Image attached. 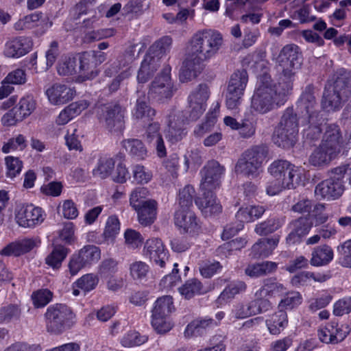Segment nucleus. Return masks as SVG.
Instances as JSON below:
<instances>
[{"instance_id":"a878e982","label":"nucleus","mask_w":351,"mask_h":351,"mask_svg":"<svg viewBox=\"0 0 351 351\" xmlns=\"http://www.w3.org/2000/svg\"><path fill=\"white\" fill-rule=\"evenodd\" d=\"M214 190H201L202 197L195 199V202L202 213L208 217L219 214L222 210V206L217 200Z\"/></svg>"},{"instance_id":"4d7b16f0","label":"nucleus","mask_w":351,"mask_h":351,"mask_svg":"<svg viewBox=\"0 0 351 351\" xmlns=\"http://www.w3.org/2000/svg\"><path fill=\"white\" fill-rule=\"evenodd\" d=\"M27 147V141L23 134H18L10 138L2 147L3 153H9L16 150H23Z\"/></svg>"},{"instance_id":"f3484780","label":"nucleus","mask_w":351,"mask_h":351,"mask_svg":"<svg viewBox=\"0 0 351 351\" xmlns=\"http://www.w3.org/2000/svg\"><path fill=\"white\" fill-rule=\"evenodd\" d=\"M44 219L42 208L32 204L20 205L15 210V220L21 227L32 228L40 224Z\"/></svg>"},{"instance_id":"37998d69","label":"nucleus","mask_w":351,"mask_h":351,"mask_svg":"<svg viewBox=\"0 0 351 351\" xmlns=\"http://www.w3.org/2000/svg\"><path fill=\"white\" fill-rule=\"evenodd\" d=\"M180 295L186 300H190L195 295L205 293L202 283L197 278H191L185 282L178 288Z\"/></svg>"},{"instance_id":"5fc2aeb1","label":"nucleus","mask_w":351,"mask_h":351,"mask_svg":"<svg viewBox=\"0 0 351 351\" xmlns=\"http://www.w3.org/2000/svg\"><path fill=\"white\" fill-rule=\"evenodd\" d=\"M195 193V189L191 185H186L181 189L178 195L179 208L178 210H191Z\"/></svg>"},{"instance_id":"774afa93","label":"nucleus","mask_w":351,"mask_h":351,"mask_svg":"<svg viewBox=\"0 0 351 351\" xmlns=\"http://www.w3.org/2000/svg\"><path fill=\"white\" fill-rule=\"evenodd\" d=\"M337 250L341 255V265L345 267L351 268V239L339 245Z\"/></svg>"},{"instance_id":"72a5a7b5","label":"nucleus","mask_w":351,"mask_h":351,"mask_svg":"<svg viewBox=\"0 0 351 351\" xmlns=\"http://www.w3.org/2000/svg\"><path fill=\"white\" fill-rule=\"evenodd\" d=\"M134 60V51L132 49L125 50L123 53L118 57L117 61L109 64L106 68L104 71L106 75L111 77L114 74L117 73L119 70L123 69H125L124 70L129 69L130 72L132 73L130 64L132 63Z\"/></svg>"},{"instance_id":"39448f33","label":"nucleus","mask_w":351,"mask_h":351,"mask_svg":"<svg viewBox=\"0 0 351 351\" xmlns=\"http://www.w3.org/2000/svg\"><path fill=\"white\" fill-rule=\"evenodd\" d=\"M298 126L297 114L293 108H288L275 128L272 137L274 143L285 149L292 147L297 140Z\"/></svg>"},{"instance_id":"09e8293b","label":"nucleus","mask_w":351,"mask_h":351,"mask_svg":"<svg viewBox=\"0 0 351 351\" xmlns=\"http://www.w3.org/2000/svg\"><path fill=\"white\" fill-rule=\"evenodd\" d=\"M174 310L173 298L164 295L157 299L152 311L153 316H169Z\"/></svg>"},{"instance_id":"de8ad7c7","label":"nucleus","mask_w":351,"mask_h":351,"mask_svg":"<svg viewBox=\"0 0 351 351\" xmlns=\"http://www.w3.org/2000/svg\"><path fill=\"white\" fill-rule=\"evenodd\" d=\"M123 145L130 156L136 160H144L147 156V150L143 143L138 139H128L123 141Z\"/></svg>"},{"instance_id":"13d9d810","label":"nucleus","mask_w":351,"mask_h":351,"mask_svg":"<svg viewBox=\"0 0 351 351\" xmlns=\"http://www.w3.org/2000/svg\"><path fill=\"white\" fill-rule=\"evenodd\" d=\"M256 131V121L252 119L245 118L241 120L238 129L239 136L243 138L254 136Z\"/></svg>"},{"instance_id":"69168bd1","label":"nucleus","mask_w":351,"mask_h":351,"mask_svg":"<svg viewBox=\"0 0 351 351\" xmlns=\"http://www.w3.org/2000/svg\"><path fill=\"white\" fill-rule=\"evenodd\" d=\"M5 162L7 169L6 175L8 177L14 178L21 173L23 162L19 158L8 156L5 157Z\"/></svg>"},{"instance_id":"f257e3e1","label":"nucleus","mask_w":351,"mask_h":351,"mask_svg":"<svg viewBox=\"0 0 351 351\" xmlns=\"http://www.w3.org/2000/svg\"><path fill=\"white\" fill-rule=\"evenodd\" d=\"M292 89L278 81L273 84L270 77L263 75L251 98L252 112L265 114L285 104L287 96Z\"/></svg>"},{"instance_id":"603ef678","label":"nucleus","mask_w":351,"mask_h":351,"mask_svg":"<svg viewBox=\"0 0 351 351\" xmlns=\"http://www.w3.org/2000/svg\"><path fill=\"white\" fill-rule=\"evenodd\" d=\"M283 223V219L276 217H271L258 223L255 227L254 231L259 235H267L278 230Z\"/></svg>"},{"instance_id":"7ed1b4c3","label":"nucleus","mask_w":351,"mask_h":351,"mask_svg":"<svg viewBox=\"0 0 351 351\" xmlns=\"http://www.w3.org/2000/svg\"><path fill=\"white\" fill-rule=\"evenodd\" d=\"M222 43V36L218 32L212 29L199 31L191 38L187 54L203 64L217 53Z\"/></svg>"},{"instance_id":"f03ea898","label":"nucleus","mask_w":351,"mask_h":351,"mask_svg":"<svg viewBox=\"0 0 351 351\" xmlns=\"http://www.w3.org/2000/svg\"><path fill=\"white\" fill-rule=\"evenodd\" d=\"M351 97V73L338 69L326 85L322 99V108L328 111L339 110Z\"/></svg>"},{"instance_id":"338daca9","label":"nucleus","mask_w":351,"mask_h":351,"mask_svg":"<svg viewBox=\"0 0 351 351\" xmlns=\"http://www.w3.org/2000/svg\"><path fill=\"white\" fill-rule=\"evenodd\" d=\"M52 293L45 289L35 291L32 295L33 304L36 308H42L46 306L52 299Z\"/></svg>"},{"instance_id":"6ab92c4d","label":"nucleus","mask_w":351,"mask_h":351,"mask_svg":"<svg viewBox=\"0 0 351 351\" xmlns=\"http://www.w3.org/2000/svg\"><path fill=\"white\" fill-rule=\"evenodd\" d=\"M136 101L132 110V119L137 121H152L156 117V110L148 104L151 99L147 97L144 90L138 87L136 90Z\"/></svg>"},{"instance_id":"5701e85b","label":"nucleus","mask_w":351,"mask_h":351,"mask_svg":"<svg viewBox=\"0 0 351 351\" xmlns=\"http://www.w3.org/2000/svg\"><path fill=\"white\" fill-rule=\"evenodd\" d=\"M174 222L184 233L195 234L200 230L198 220L191 210H177L174 215Z\"/></svg>"},{"instance_id":"2eb2a0df","label":"nucleus","mask_w":351,"mask_h":351,"mask_svg":"<svg viewBox=\"0 0 351 351\" xmlns=\"http://www.w3.org/2000/svg\"><path fill=\"white\" fill-rule=\"evenodd\" d=\"M226 168L217 160H211L201 169L200 190H215L219 188Z\"/></svg>"},{"instance_id":"680f3d73","label":"nucleus","mask_w":351,"mask_h":351,"mask_svg":"<svg viewBox=\"0 0 351 351\" xmlns=\"http://www.w3.org/2000/svg\"><path fill=\"white\" fill-rule=\"evenodd\" d=\"M250 304L245 305L243 303H237L233 305L230 313V320H237L247 318L253 315Z\"/></svg>"},{"instance_id":"052dcab7","label":"nucleus","mask_w":351,"mask_h":351,"mask_svg":"<svg viewBox=\"0 0 351 351\" xmlns=\"http://www.w3.org/2000/svg\"><path fill=\"white\" fill-rule=\"evenodd\" d=\"M331 332L333 344L341 342L348 336L350 329L348 326L339 325L335 321L328 323Z\"/></svg>"},{"instance_id":"7c9ffc66","label":"nucleus","mask_w":351,"mask_h":351,"mask_svg":"<svg viewBox=\"0 0 351 351\" xmlns=\"http://www.w3.org/2000/svg\"><path fill=\"white\" fill-rule=\"evenodd\" d=\"M203 68L204 65L202 63L186 54V58L183 62L180 71L179 77L180 82H186L191 81L200 73Z\"/></svg>"},{"instance_id":"58836bf2","label":"nucleus","mask_w":351,"mask_h":351,"mask_svg":"<svg viewBox=\"0 0 351 351\" xmlns=\"http://www.w3.org/2000/svg\"><path fill=\"white\" fill-rule=\"evenodd\" d=\"M332 258V248L327 245H320L313 250L310 263L315 267L324 266L328 265Z\"/></svg>"},{"instance_id":"423d86ee","label":"nucleus","mask_w":351,"mask_h":351,"mask_svg":"<svg viewBox=\"0 0 351 351\" xmlns=\"http://www.w3.org/2000/svg\"><path fill=\"white\" fill-rule=\"evenodd\" d=\"M299 47L293 44L285 45L280 51L277 63L281 70L278 81L285 84L287 89H292L295 74V69L299 68L301 62Z\"/></svg>"},{"instance_id":"864d4df0","label":"nucleus","mask_w":351,"mask_h":351,"mask_svg":"<svg viewBox=\"0 0 351 351\" xmlns=\"http://www.w3.org/2000/svg\"><path fill=\"white\" fill-rule=\"evenodd\" d=\"M43 16L42 12H35L20 19L14 25V29L18 32H22L32 29L38 25V21Z\"/></svg>"},{"instance_id":"49530a36","label":"nucleus","mask_w":351,"mask_h":351,"mask_svg":"<svg viewBox=\"0 0 351 351\" xmlns=\"http://www.w3.org/2000/svg\"><path fill=\"white\" fill-rule=\"evenodd\" d=\"M69 253V250L61 245L54 246L53 250L45 258V263L53 269H58Z\"/></svg>"},{"instance_id":"393cba45","label":"nucleus","mask_w":351,"mask_h":351,"mask_svg":"<svg viewBox=\"0 0 351 351\" xmlns=\"http://www.w3.org/2000/svg\"><path fill=\"white\" fill-rule=\"evenodd\" d=\"M315 88L313 84L307 85L302 93L298 101V108L305 115L321 114L315 96Z\"/></svg>"},{"instance_id":"ddd939ff","label":"nucleus","mask_w":351,"mask_h":351,"mask_svg":"<svg viewBox=\"0 0 351 351\" xmlns=\"http://www.w3.org/2000/svg\"><path fill=\"white\" fill-rule=\"evenodd\" d=\"M101 258L99 248L88 245L73 254L69 263V270L71 276H75L82 268L97 262Z\"/></svg>"},{"instance_id":"c9c22d12","label":"nucleus","mask_w":351,"mask_h":351,"mask_svg":"<svg viewBox=\"0 0 351 351\" xmlns=\"http://www.w3.org/2000/svg\"><path fill=\"white\" fill-rule=\"evenodd\" d=\"M36 246V241L34 239H25L16 243L8 245L0 252L1 255L16 256L25 254L33 250Z\"/></svg>"},{"instance_id":"0e129e2a","label":"nucleus","mask_w":351,"mask_h":351,"mask_svg":"<svg viewBox=\"0 0 351 351\" xmlns=\"http://www.w3.org/2000/svg\"><path fill=\"white\" fill-rule=\"evenodd\" d=\"M147 341V337L141 335L138 332L130 331L121 339V344L124 347L140 346Z\"/></svg>"},{"instance_id":"c85d7f7f","label":"nucleus","mask_w":351,"mask_h":351,"mask_svg":"<svg viewBox=\"0 0 351 351\" xmlns=\"http://www.w3.org/2000/svg\"><path fill=\"white\" fill-rule=\"evenodd\" d=\"M134 210L137 213L139 223L144 227L150 226L156 219L158 203L154 199H149Z\"/></svg>"},{"instance_id":"4468645a","label":"nucleus","mask_w":351,"mask_h":351,"mask_svg":"<svg viewBox=\"0 0 351 351\" xmlns=\"http://www.w3.org/2000/svg\"><path fill=\"white\" fill-rule=\"evenodd\" d=\"M36 102L32 95L23 97L19 103L2 117L3 125H14L29 117L36 109Z\"/></svg>"},{"instance_id":"9d476101","label":"nucleus","mask_w":351,"mask_h":351,"mask_svg":"<svg viewBox=\"0 0 351 351\" xmlns=\"http://www.w3.org/2000/svg\"><path fill=\"white\" fill-rule=\"evenodd\" d=\"M247 82L248 74L245 69L237 70L231 75L226 93L228 109L236 110L241 106Z\"/></svg>"},{"instance_id":"f8f14e48","label":"nucleus","mask_w":351,"mask_h":351,"mask_svg":"<svg viewBox=\"0 0 351 351\" xmlns=\"http://www.w3.org/2000/svg\"><path fill=\"white\" fill-rule=\"evenodd\" d=\"M346 169L344 167H337L331 170L330 178L319 183L315 189V194L321 198L337 199L343 193L344 186L343 179Z\"/></svg>"},{"instance_id":"a18cd8bd","label":"nucleus","mask_w":351,"mask_h":351,"mask_svg":"<svg viewBox=\"0 0 351 351\" xmlns=\"http://www.w3.org/2000/svg\"><path fill=\"white\" fill-rule=\"evenodd\" d=\"M115 161L113 158L108 156H101L97 166L93 170V176L105 179L111 175L114 169Z\"/></svg>"},{"instance_id":"e2e57ef3","label":"nucleus","mask_w":351,"mask_h":351,"mask_svg":"<svg viewBox=\"0 0 351 351\" xmlns=\"http://www.w3.org/2000/svg\"><path fill=\"white\" fill-rule=\"evenodd\" d=\"M149 195L148 190L145 187H136L130 193V204L133 209H135L144 204L147 201L146 198Z\"/></svg>"},{"instance_id":"79ce46f5","label":"nucleus","mask_w":351,"mask_h":351,"mask_svg":"<svg viewBox=\"0 0 351 351\" xmlns=\"http://www.w3.org/2000/svg\"><path fill=\"white\" fill-rule=\"evenodd\" d=\"M216 325L215 322L211 318L196 319L189 323L184 331L186 336L202 335L206 329Z\"/></svg>"},{"instance_id":"b1692460","label":"nucleus","mask_w":351,"mask_h":351,"mask_svg":"<svg viewBox=\"0 0 351 351\" xmlns=\"http://www.w3.org/2000/svg\"><path fill=\"white\" fill-rule=\"evenodd\" d=\"M336 155H338L343 147V140L339 127L334 123L328 124L325 128V132L321 144Z\"/></svg>"},{"instance_id":"f704fd0d","label":"nucleus","mask_w":351,"mask_h":351,"mask_svg":"<svg viewBox=\"0 0 351 351\" xmlns=\"http://www.w3.org/2000/svg\"><path fill=\"white\" fill-rule=\"evenodd\" d=\"M247 285L241 280H235L229 283L217 298V303L222 306L234 298L240 293L245 291Z\"/></svg>"},{"instance_id":"6e6d98bb","label":"nucleus","mask_w":351,"mask_h":351,"mask_svg":"<svg viewBox=\"0 0 351 351\" xmlns=\"http://www.w3.org/2000/svg\"><path fill=\"white\" fill-rule=\"evenodd\" d=\"M77 60L75 58H65L59 62L57 71L60 75H72L77 73Z\"/></svg>"},{"instance_id":"412c9836","label":"nucleus","mask_w":351,"mask_h":351,"mask_svg":"<svg viewBox=\"0 0 351 351\" xmlns=\"http://www.w3.org/2000/svg\"><path fill=\"white\" fill-rule=\"evenodd\" d=\"M324 121L322 114H312L304 117L301 121V125L304 127L303 138L310 143L318 141L321 136L322 126Z\"/></svg>"},{"instance_id":"a19ab883","label":"nucleus","mask_w":351,"mask_h":351,"mask_svg":"<svg viewBox=\"0 0 351 351\" xmlns=\"http://www.w3.org/2000/svg\"><path fill=\"white\" fill-rule=\"evenodd\" d=\"M288 318L286 311L279 310L266 320V325L269 332L278 335L287 326Z\"/></svg>"},{"instance_id":"dca6fc26","label":"nucleus","mask_w":351,"mask_h":351,"mask_svg":"<svg viewBox=\"0 0 351 351\" xmlns=\"http://www.w3.org/2000/svg\"><path fill=\"white\" fill-rule=\"evenodd\" d=\"M209 97L206 84H199L188 97L189 105L184 114L189 121L197 120L206 110V102Z\"/></svg>"},{"instance_id":"cd10ccee","label":"nucleus","mask_w":351,"mask_h":351,"mask_svg":"<svg viewBox=\"0 0 351 351\" xmlns=\"http://www.w3.org/2000/svg\"><path fill=\"white\" fill-rule=\"evenodd\" d=\"M75 94L74 88L62 84H54L46 90L48 99L53 105L64 104L72 100Z\"/></svg>"},{"instance_id":"bf43d9fd","label":"nucleus","mask_w":351,"mask_h":351,"mask_svg":"<svg viewBox=\"0 0 351 351\" xmlns=\"http://www.w3.org/2000/svg\"><path fill=\"white\" fill-rule=\"evenodd\" d=\"M302 298L299 292L293 291L288 293L279 303L280 310L285 311L287 309H292L302 303Z\"/></svg>"},{"instance_id":"ea45409f","label":"nucleus","mask_w":351,"mask_h":351,"mask_svg":"<svg viewBox=\"0 0 351 351\" xmlns=\"http://www.w3.org/2000/svg\"><path fill=\"white\" fill-rule=\"evenodd\" d=\"M337 156L329 149L319 145L309 156L308 162L314 167H323L328 165Z\"/></svg>"},{"instance_id":"3c124183","label":"nucleus","mask_w":351,"mask_h":351,"mask_svg":"<svg viewBox=\"0 0 351 351\" xmlns=\"http://www.w3.org/2000/svg\"><path fill=\"white\" fill-rule=\"evenodd\" d=\"M94 7V0H81L70 10L69 14L77 20L84 15L96 14Z\"/></svg>"},{"instance_id":"9b49d317","label":"nucleus","mask_w":351,"mask_h":351,"mask_svg":"<svg viewBox=\"0 0 351 351\" xmlns=\"http://www.w3.org/2000/svg\"><path fill=\"white\" fill-rule=\"evenodd\" d=\"M171 68L165 66L149 85L147 97L151 100L165 103L173 95L175 89L171 76Z\"/></svg>"},{"instance_id":"bb28decb","label":"nucleus","mask_w":351,"mask_h":351,"mask_svg":"<svg viewBox=\"0 0 351 351\" xmlns=\"http://www.w3.org/2000/svg\"><path fill=\"white\" fill-rule=\"evenodd\" d=\"M144 139L149 144H152L160 158L165 157L167 150L165 142L160 132V125L158 122H151L145 128L143 134Z\"/></svg>"},{"instance_id":"4c0bfd02","label":"nucleus","mask_w":351,"mask_h":351,"mask_svg":"<svg viewBox=\"0 0 351 351\" xmlns=\"http://www.w3.org/2000/svg\"><path fill=\"white\" fill-rule=\"evenodd\" d=\"M250 207H241L235 215L236 219L239 222L237 227L232 226H227L222 234L223 239H228L230 237L234 236L239 230L243 228V223L252 221L251 215L250 213Z\"/></svg>"},{"instance_id":"a211bd4d","label":"nucleus","mask_w":351,"mask_h":351,"mask_svg":"<svg viewBox=\"0 0 351 351\" xmlns=\"http://www.w3.org/2000/svg\"><path fill=\"white\" fill-rule=\"evenodd\" d=\"M189 118L182 111H173L168 117L166 138L172 143L181 141L186 135L185 125Z\"/></svg>"},{"instance_id":"aec40b11","label":"nucleus","mask_w":351,"mask_h":351,"mask_svg":"<svg viewBox=\"0 0 351 351\" xmlns=\"http://www.w3.org/2000/svg\"><path fill=\"white\" fill-rule=\"evenodd\" d=\"M143 254L161 268L165 267L166 262L169 260L167 251L162 241L158 238H152L146 241Z\"/></svg>"},{"instance_id":"6e6552de","label":"nucleus","mask_w":351,"mask_h":351,"mask_svg":"<svg viewBox=\"0 0 351 351\" xmlns=\"http://www.w3.org/2000/svg\"><path fill=\"white\" fill-rule=\"evenodd\" d=\"M125 110L119 103L101 104L96 107L100 123L110 132H122L125 128Z\"/></svg>"},{"instance_id":"1a4fd4ad","label":"nucleus","mask_w":351,"mask_h":351,"mask_svg":"<svg viewBox=\"0 0 351 351\" xmlns=\"http://www.w3.org/2000/svg\"><path fill=\"white\" fill-rule=\"evenodd\" d=\"M269 173L279 179L287 189H295L302 182V170L286 160H276L268 167Z\"/></svg>"},{"instance_id":"e433bc0d","label":"nucleus","mask_w":351,"mask_h":351,"mask_svg":"<svg viewBox=\"0 0 351 351\" xmlns=\"http://www.w3.org/2000/svg\"><path fill=\"white\" fill-rule=\"evenodd\" d=\"M27 38H15L5 44L4 54L9 58H19L26 54L29 51Z\"/></svg>"},{"instance_id":"473e14b6","label":"nucleus","mask_w":351,"mask_h":351,"mask_svg":"<svg viewBox=\"0 0 351 351\" xmlns=\"http://www.w3.org/2000/svg\"><path fill=\"white\" fill-rule=\"evenodd\" d=\"M279 242L278 237L259 239L252 247V253L254 258L267 257L273 252Z\"/></svg>"},{"instance_id":"2f4dec72","label":"nucleus","mask_w":351,"mask_h":351,"mask_svg":"<svg viewBox=\"0 0 351 351\" xmlns=\"http://www.w3.org/2000/svg\"><path fill=\"white\" fill-rule=\"evenodd\" d=\"M78 73L82 80H92L97 75V66L90 52L86 51L81 55L79 61Z\"/></svg>"},{"instance_id":"20e7f679","label":"nucleus","mask_w":351,"mask_h":351,"mask_svg":"<svg viewBox=\"0 0 351 351\" xmlns=\"http://www.w3.org/2000/svg\"><path fill=\"white\" fill-rule=\"evenodd\" d=\"M269 149L265 145H254L241 154L234 165V172L247 178H256L262 171Z\"/></svg>"},{"instance_id":"8fccbe9b","label":"nucleus","mask_w":351,"mask_h":351,"mask_svg":"<svg viewBox=\"0 0 351 351\" xmlns=\"http://www.w3.org/2000/svg\"><path fill=\"white\" fill-rule=\"evenodd\" d=\"M285 290L283 285L278 282L276 278H267L263 280V285L256 292L258 296H269L282 293Z\"/></svg>"},{"instance_id":"4be33fe9","label":"nucleus","mask_w":351,"mask_h":351,"mask_svg":"<svg viewBox=\"0 0 351 351\" xmlns=\"http://www.w3.org/2000/svg\"><path fill=\"white\" fill-rule=\"evenodd\" d=\"M312 223L307 217H300L292 220L287 226L289 234L286 238L288 244L300 243L312 228Z\"/></svg>"},{"instance_id":"c03bdc74","label":"nucleus","mask_w":351,"mask_h":351,"mask_svg":"<svg viewBox=\"0 0 351 351\" xmlns=\"http://www.w3.org/2000/svg\"><path fill=\"white\" fill-rule=\"evenodd\" d=\"M173 40L170 36H165L155 41L147 51L151 56L158 58V60L169 53Z\"/></svg>"},{"instance_id":"0eeeda50","label":"nucleus","mask_w":351,"mask_h":351,"mask_svg":"<svg viewBox=\"0 0 351 351\" xmlns=\"http://www.w3.org/2000/svg\"><path fill=\"white\" fill-rule=\"evenodd\" d=\"M45 317L47 332L53 335H60L73 326L75 315L68 306L56 304L48 307Z\"/></svg>"},{"instance_id":"c756f323","label":"nucleus","mask_w":351,"mask_h":351,"mask_svg":"<svg viewBox=\"0 0 351 351\" xmlns=\"http://www.w3.org/2000/svg\"><path fill=\"white\" fill-rule=\"evenodd\" d=\"M160 66V61L158 60V58L147 53L138 71L137 80L138 83L145 84L148 82Z\"/></svg>"}]
</instances>
